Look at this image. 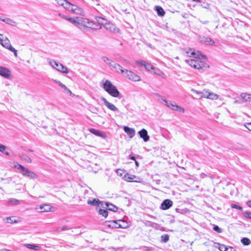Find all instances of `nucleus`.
I'll return each mask as SVG.
<instances>
[{
  "instance_id": "1",
  "label": "nucleus",
  "mask_w": 251,
  "mask_h": 251,
  "mask_svg": "<svg viewBox=\"0 0 251 251\" xmlns=\"http://www.w3.org/2000/svg\"><path fill=\"white\" fill-rule=\"evenodd\" d=\"M70 22L82 31H85L87 28H94L95 25L92 21L81 17H75L74 19H71Z\"/></svg>"
},
{
  "instance_id": "2",
  "label": "nucleus",
  "mask_w": 251,
  "mask_h": 251,
  "mask_svg": "<svg viewBox=\"0 0 251 251\" xmlns=\"http://www.w3.org/2000/svg\"><path fill=\"white\" fill-rule=\"evenodd\" d=\"M204 56L202 54L199 57H197L195 59H186L185 62L189 65L191 67L199 70H204L209 67L208 65L201 59L203 58Z\"/></svg>"
},
{
  "instance_id": "3",
  "label": "nucleus",
  "mask_w": 251,
  "mask_h": 251,
  "mask_svg": "<svg viewBox=\"0 0 251 251\" xmlns=\"http://www.w3.org/2000/svg\"><path fill=\"white\" fill-rule=\"evenodd\" d=\"M103 88L110 96L114 98H118L120 95V92L109 80H106L103 84Z\"/></svg>"
},
{
  "instance_id": "4",
  "label": "nucleus",
  "mask_w": 251,
  "mask_h": 251,
  "mask_svg": "<svg viewBox=\"0 0 251 251\" xmlns=\"http://www.w3.org/2000/svg\"><path fill=\"white\" fill-rule=\"evenodd\" d=\"M155 95L156 96H157L168 107L173 110L178 111L181 113L184 112V109L182 107L177 105L175 102L168 101L163 96H161L159 94H155Z\"/></svg>"
},
{
  "instance_id": "5",
  "label": "nucleus",
  "mask_w": 251,
  "mask_h": 251,
  "mask_svg": "<svg viewBox=\"0 0 251 251\" xmlns=\"http://www.w3.org/2000/svg\"><path fill=\"white\" fill-rule=\"evenodd\" d=\"M95 19L99 24L103 25L107 30L114 33H118L120 31V29L117 28L114 24L111 23H107V20L104 18L100 17H96Z\"/></svg>"
},
{
  "instance_id": "6",
  "label": "nucleus",
  "mask_w": 251,
  "mask_h": 251,
  "mask_svg": "<svg viewBox=\"0 0 251 251\" xmlns=\"http://www.w3.org/2000/svg\"><path fill=\"white\" fill-rule=\"evenodd\" d=\"M123 72V75L131 81H139L141 80L140 76L131 71L125 69Z\"/></svg>"
},
{
  "instance_id": "7",
  "label": "nucleus",
  "mask_w": 251,
  "mask_h": 251,
  "mask_svg": "<svg viewBox=\"0 0 251 251\" xmlns=\"http://www.w3.org/2000/svg\"><path fill=\"white\" fill-rule=\"evenodd\" d=\"M49 63L53 68L56 69L58 71L65 74H68L69 73L68 69L61 63L57 62L54 60L50 61Z\"/></svg>"
},
{
  "instance_id": "8",
  "label": "nucleus",
  "mask_w": 251,
  "mask_h": 251,
  "mask_svg": "<svg viewBox=\"0 0 251 251\" xmlns=\"http://www.w3.org/2000/svg\"><path fill=\"white\" fill-rule=\"evenodd\" d=\"M192 50L191 49H183L182 50V53L186 56L193 57L194 58L199 57L200 55L202 56V54L200 51Z\"/></svg>"
},
{
  "instance_id": "9",
  "label": "nucleus",
  "mask_w": 251,
  "mask_h": 251,
  "mask_svg": "<svg viewBox=\"0 0 251 251\" xmlns=\"http://www.w3.org/2000/svg\"><path fill=\"white\" fill-rule=\"evenodd\" d=\"M69 4L70 5L67 6L66 10L77 15H82L83 14V10L80 7L70 2H69Z\"/></svg>"
},
{
  "instance_id": "10",
  "label": "nucleus",
  "mask_w": 251,
  "mask_h": 251,
  "mask_svg": "<svg viewBox=\"0 0 251 251\" xmlns=\"http://www.w3.org/2000/svg\"><path fill=\"white\" fill-rule=\"evenodd\" d=\"M14 168L17 170L19 173L24 176H29L30 174V172L28 169L18 163L14 164Z\"/></svg>"
},
{
  "instance_id": "11",
  "label": "nucleus",
  "mask_w": 251,
  "mask_h": 251,
  "mask_svg": "<svg viewBox=\"0 0 251 251\" xmlns=\"http://www.w3.org/2000/svg\"><path fill=\"white\" fill-rule=\"evenodd\" d=\"M40 212H48L50 211H53L54 208L50 204H44L41 205L40 207L38 209Z\"/></svg>"
},
{
  "instance_id": "12",
  "label": "nucleus",
  "mask_w": 251,
  "mask_h": 251,
  "mask_svg": "<svg viewBox=\"0 0 251 251\" xmlns=\"http://www.w3.org/2000/svg\"><path fill=\"white\" fill-rule=\"evenodd\" d=\"M100 100L109 109L114 112H119V109L113 104L108 101L105 98L101 97Z\"/></svg>"
},
{
  "instance_id": "13",
  "label": "nucleus",
  "mask_w": 251,
  "mask_h": 251,
  "mask_svg": "<svg viewBox=\"0 0 251 251\" xmlns=\"http://www.w3.org/2000/svg\"><path fill=\"white\" fill-rule=\"evenodd\" d=\"M3 35L0 34V36H2ZM0 44L5 49H9L12 46L10 44L9 40L7 37H5L4 39L0 37Z\"/></svg>"
},
{
  "instance_id": "14",
  "label": "nucleus",
  "mask_w": 251,
  "mask_h": 251,
  "mask_svg": "<svg viewBox=\"0 0 251 251\" xmlns=\"http://www.w3.org/2000/svg\"><path fill=\"white\" fill-rule=\"evenodd\" d=\"M173 201L169 200H164L161 205V208L163 210H167L170 208L173 205Z\"/></svg>"
},
{
  "instance_id": "15",
  "label": "nucleus",
  "mask_w": 251,
  "mask_h": 251,
  "mask_svg": "<svg viewBox=\"0 0 251 251\" xmlns=\"http://www.w3.org/2000/svg\"><path fill=\"white\" fill-rule=\"evenodd\" d=\"M140 137L142 138L144 142H148L150 139V136L148 134L146 129H142L138 132Z\"/></svg>"
},
{
  "instance_id": "16",
  "label": "nucleus",
  "mask_w": 251,
  "mask_h": 251,
  "mask_svg": "<svg viewBox=\"0 0 251 251\" xmlns=\"http://www.w3.org/2000/svg\"><path fill=\"white\" fill-rule=\"evenodd\" d=\"M0 75L5 78H8L10 76V72L7 69L0 66Z\"/></svg>"
},
{
  "instance_id": "17",
  "label": "nucleus",
  "mask_w": 251,
  "mask_h": 251,
  "mask_svg": "<svg viewBox=\"0 0 251 251\" xmlns=\"http://www.w3.org/2000/svg\"><path fill=\"white\" fill-rule=\"evenodd\" d=\"M124 130L130 138L133 137L135 135V131L134 128L125 126L124 127Z\"/></svg>"
},
{
  "instance_id": "18",
  "label": "nucleus",
  "mask_w": 251,
  "mask_h": 251,
  "mask_svg": "<svg viewBox=\"0 0 251 251\" xmlns=\"http://www.w3.org/2000/svg\"><path fill=\"white\" fill-rule=\"evenodd\" d=\"M219 98V95L217 94L210 92L208 90H207V94L206 95V99H210L211 100H217Z\"/></svg>"
},
{
  "instance_id": "19",
  "label": "nucleus",
  "mask_w": 251,
  "mask_h": 251,
  "mask_svg": "<svg viewBox=\"0 0 251 251\" xmlns=\"http://www.w3.org/2000/svg\"><path fill=\"white\" fill-rule=\"evenodd\" d=\"M111 66L113 67L115 69V71L118 73H121V74H123V71H125V69H123L122 67L119 65V64L113 63Z\"/></svg>"
},
{
  "instance_id": "20",
  "label": "nucleus",
  "mask_w": 251,
  "mask_h": 251,
  "mask_svg": "<svg viewBox=\"0 0 251 251\" xmlns=\"http://www.w3.org/2000/svg\"><path fill=\"white\" fill-rule=\"evenodd\" d=\"M109 226L115 228H125V226H123L121 223H119V221H113L111 222V224Z\"/></svg>"
},
{
  "instance_id": "21",
  "label": "nucleus",
  "mask_w": 251,
  "mask_h": 251,
  "mask_svg": "<svg viewBox=\"0 0 251 251\" xmlns=\"http://www.w3.org/2000/svg\"><path fill=\"white\" fill-rule=\"evenodd\" d=\"M213 246L216 248H218L221 251H226L227 248V247H226L224 245L216 242L214 243Z\"/></svg>"
},
{
  "instance_id": "22",
  "label": "nucleus",
  "mask_w": 251,
  "mask_h": 251,
  "mask_svg": "<svg viewBox=\"0 0 251 251\" xmlns=\"http://www.w3.org/2000/svg\"><path fill=\"white\" fill-rule=\"evenodd\" d=\"M60 5L62 6L65 9H66L67 6L70 5L69 2L66 0H55Z\"/></svg>"
},
{
  "instance_id": "23",
  "label": "nucleus",
  "mask_w": 251,
  "mask_h": 251,
  "mask_svg": "<svg viewBox=\"0 0 251 251\" xmlns=\"http://www.w3.org/2000/svg\"><path fill=\"white\" fill-rule=\"evenodd\" d=\"M100 203V201L98 199H94L92 200H89L87 201L88 204L92 206L99 205Z\"/></svg>"
},
{
  "instance_id": "24",
  "label": "nucleus",
  "mask_w": 251,
  "mask_h": 251,
  "mask_svg": "<svg viewBox=\"0 0 251 251\" xmlns=\"http://www.w3.org/2000/svg\"><path fill=\"white\" fill-rule=\"evenodd\" d=\"M105 205L107 209L113 212H116L118 210V208L114 205L112 203H109L108 202H106Z\"/></svg>"
},
{
  "instance_id": "25",
  "label": "nucleus",
  "mask_w": 251,
  "mask_h": 251,
  "mask_svg": "<svg viewBox=\"0 0 251 251\" xmlns=\"http://www.w3.org/2000/svg\"><path fill=\"white\" fill-rule=\"evenodd\" d=\"M3 22L8 25H10L14 26H16L17 24L16 22H15L13 20L8 18H5L4 20H3Z\"/></svg>"
},
{
  "instance_id": "26",
  "label": "nucleus",
  "mask_w": 251,
  "mask_h": 251,
  "mask_svg": "<svg viewBox=\"0 0 251 251\" xmlns=\"http://www.w3.org/2000/svg\"><path fill=\"white\" fill-rule=\"evenodd\" d=\"M201 41L207 45H213L215 44V42L212 39L208 37H203Z\"/></svg>"
},
{
  "instance_id": "27",
  "label": "nucleus",
  "mask_w": 251,
  "mask_h": 251,
  "mask_svg": "<svg viewBox=\"0 0 251 251\" xmlns=\"http://www.w3.org/2000/svg\"><path fill=\"white\" fill-rule=\"evenodd\" d=\"M241 97L245 101H251V95L248 93H242Z\"/></svg>"
},
{
  "instance_id": "28",
  "label": "nucleus",
  "mask_w": 251,
  "mask_h": 251,
  "mask_svg": "<svg viewBox=\"0 0 251 251\" xmlns=\"http://www.w3.org/2000/svg\"><path fill=\"white\" fill-rule=\"evenodd\" d=\"M156 10L157 11V14L159 16H163L165 14V12L163 9L159 6H157L156 7Z\"/></svg>"
},
{
  "instance_id": "29",
  "label": "nucleus",
  "mask_w": 251,
  "mask_h": 251,
  "mask_svg": "<svg viewBox=\"0 0 251 251\" xmlns=\"http://www.w3.org/2000/svg\"><path fill=\"white\" fill-rule=\"evenodd\" d=\"M135 177H136V176H134V175H132V176H129L128 175H125V180L128 182H132V181L136 182L137 181L133 180V179Z\"/></svg>"
},
{
  "instance_id": "30",
  "label": "nucleus",
  "mask_w": 251,
  "mask_h": 251,
  "mask_svg": "<svg viewBox=\"0 0 251 251\" xmlns=\"http://www.w3.org/2000/svg\"><path fill=\"white\" fill-rule=\"evenodd\" d=\"M101 59L104 62H105V63H106L107 64H108L111 66V65H112L113 63H114L112 60H111L110 59H109V58H108L106 56H103L101 58Z\"/></svg>"
},
{
  "instance_id": "31",
  "label": "nucleus",
  "mask_w": 251,
  "mask_h": 251,
  "mask_svg": "<svg viewBox=\"0 0 251 251\" xmlns=\"http://www.w3.org/2000/svg\"><path fill=\"white\" fill-rule=\"evenodd\" d=\"M208 89H203L202 91L200 92L199 98L203 99L205 98L207 94Z\"/></svg>"
},
{
  "instance_id": "32",
  "label": "nucleus",
  "mask_w": 251,
  "mask_h": 251,
  "mask_svg": "<svg viewBox=\"0 0 251 251\" xmlns=\"http://www.w3.org/2000/svg\"><path fill=\"white\" fill-rule=\"evenodd\" d=\"M18 221L14 218V217H10L6 218V223H17Z\"/></svg>"
},
{
  "instance_id": "33",
  "label": "nucleus",
  "mask_w": 251,
  "mask_h": 251,
  "mask_svg": "<svg viewBox=\"0 0 251 251\" xmlns=\"http://www.w3.org/2000/svg\"><path fill=\"white\" fill-rule=\"evenodd\" d=\"M241 242L244 245L246 246L250 245L251 243L250 239L246 237L242 238Z\"/></svg>"
},
{
  "instance_id": "34",
  "label": "nucleus",
  "mask_w": 251,
  "mask_h": 251,
  "mask_svg": "<svg viewBox=\"0 0 251 251\" xmlns=\"http://www.w3.org/2000/svg\"><path fill=\"white\" fill-rule=\"evenodd\" d=\"M8 203L13 205H18L19 204V201L14 198H11L8 200Z\"/></svg>"
},
{
  "instance_id": "35",
  "label": "nucleus",
  "mask_w": 251,
  "mask_h": 251,
  "mask_svg": "<svg viewBox=\"0 0 251 251\" xmlns=\"http://www.w3.org/2000/svg\"><path fill=\"white\" fill-rule=\"evenodd\" d=\"M98 212L100 215H101L105 218L108 216V212L106 210L100 209Z\"/></svg>"
},
{
  "instance_id": "36",
  "label": "nucleus",
  "mask_w": 251,
  "mask_h": 251,
  "mask_svg": "<svg viewBox=\"0 0 251 251\" xmlns=\"http://www.w3.org/2000/svg\"><path fill=\"white\" fill-rule=\"evenodd\" d=\"M90 131L96 135L102 136L101 132L98 130H96L94 128H91L90 129Z\"/></svg>"
},
{
  "instance_id": "37",
  "label": "nucleus",
  "mask_w": 251,
  "mask_h": 251,
  "mask_svg": "<svg viewBox=\"0 0 251 251\" xmlns=\"http://www.w3.org/2000/svg\"><path fill=\"white\" fill-rule=\"evenodd\" d=\"M161 241L164 243L167 242L169 240V235L168 234H165L164 235H162L161 237Z\"/></svg>"
},
{
  "instance_id": "38",
  "label": "nucleus",
  "mask_w": 251,
  "mask_h": 251,
  "mask_svg": "<svg viewBox=\"0 0 251 251\" xmlns=\"http://www.w3.org/2000/svg\"><path fill=\"white\" fill-rule=\"evenodd\" d=\"M71 229V227H69L67 226H64L62 228L58 227L57 228V231L58 232H60L62 231L68 230Z\"/></svg>"
},
{
  "instance_id": "39",
  "label": "nucleus",
  "mask_w": 251,
  "mask_h": 251,
  "mask_svg": "<svg viewBox=\"0 0 251 251\" xmlns=\"http://www.w3.org/2000/svg\"><path fill=\"white\" fill-rule=\"evenodd\" d=\"M145 68L148 71H150L151 70H154V67L152 65H151V64L148 63H146Z\"/></svg>"
},
{
  "instance_id": "40",
  "label": "nucleus",
  "mask_w": 251,
  "mask_h": 251,
  "mask_svg": "<svg viewBox=\"0 0 251 251\" xmlns=\"http://www.w3.org/2000/svg\"><path fill=\"white\" fill-rule=\"evenodd\" d=\"M6 149V146L0 144V151L1 152L4 153V151ZM5 153L7 155H9V153L8 152H5Z\"/></svg>"
},
{
  "instance_id": "41",
  "label": "nucleus",
  "mask_w": 251,
  "mask_h": 251,
  "mask_svg": "<svg viewBox=\"0 0 251 251\" xmlns=\"http://www.w3.org/2000/svg\"><path fill=\"white\" fill-rule=\"evenodd\" d=\"M42 246L40 245H33L32 244V250L35 251H39L41 249Z\"/></svg>"
},
{
  "instance_id": "42",
  "label": "nucleus",
  "mask_w": 251,
  "mask_h": 251,
  "mask_svg": "<svg viewBox=\"0 0 251 251\" xmlns=\"http://www.w3.org/2000/svg\"><path fill=\"white\" fill-rule=\"evenodd\" d=\"M231 207L232 208H235V209H237L238 210H242V207L239 205H238L237 204H231Z\"/></svg>"
},
{
  "instance_id": "43",
  "label": "nucleus",
  "mask_w": 251,
  "mask_h": 251,
  "mask_svg": "<svg viewBox=\"0 0 251 251\" xmlns=\"http://www.w3.org/2000/svg\"><path fill=\"white\" fill-rule=\"evenodd\" d=\"M8 50L14 53V56L15 57L18 56L17 50L15 49L12 46H11Z\"/></svg>"
},
{
  "instance_id": "44",
  "label": "nucleus",
  "mask_w": 251,
  "mask_h": 251,
  "mask_svg": "<svg viewBox=\"0 0 251 251\" xmlns=\"http://www.w3.org/2000/svg\"><path fill=\"white\" fill-rule=\"evenodd\" d=\"M58 15L61 18H62L63 19H66V20L69 21V22H70V19H74V18H69V17H68L67 16L64 15L62 14H60V13H59L58 14Z\"/></svg>"
},
{
  "instance_id": "45",
  "label": "nucleus",
  "mask_w": 251,
  "mask_h": 251,
  "mask_svg": "<svg viewBox=\"0 0 251 251\" xmlns=\"http://www.w3.org/2000/svg\"><path fill=\"white\" fill-rule=\"evenodd\" d=\"M243 214L246 218L251 219V212L246 211Z\"/></svg>"
},
{
  "instance_id": "46",
  "label": "nucleus",
  "mask_w": 251,
  "mask_h": 251,
  "mask_svg": "<svg viewBox=\"0 0 251 251\" xmlns=\"http://www.w3.org/2000/svg\"><path fill=\"white\" fill-rule=\"evenodd\" d=\"M213 230L218 233L222 232V229L220 228L218 226H214L213 227Z\"/></svg>"
},
{
  "instance_id": "47",
  "label": "nucleus",
  "mask_w": 251,
  "mask_h": 251,
  "mask_svg": "<svg viewBox=\"0 0 251 251\" xmlns=\"http://www.w3.org/2000/svg\"><path fill=\"white\" fill-rule=\"evenodd\" d=\"M52 81L58 84L61 87H65V85L63 84L59 80H57L56 79H52Z\"/></svg>"
},
{
  "instance_id": "48",
  "label": "nucleus",
  "mask_w": 251,
  "mask_h": 251,
  "mask_svg": "<svg viewBox=\"0 0 251 251\" xmlns=\"http://www.w3.org/2000/svg\"><path fill=\"white\" fill-rule=\"evenodd\" d=\"M147 62L145 61H137L136 64L141 65V66L145 67Z\"/></svg>"
},
{
  "instance_id": "49",
  "label": "nucleus",
  "mask_w": 251,
  "mask_h": 251,
  "mask_svg": "<svg viewBox=\"0 0 251 251\" xmlns=\"http://www.w3.org/2000/svg\"><path fill=\"white\" fill-rule=\"evenodd\" d=\"M245 126L247 129L251 131V123H247L245 124Z\"/></svg>"
},
{
  "instance_id": "50",
  "label": "nucleus",
  "mask_w": 251,
  "mask_h": 251,
  "mask_svg": "<svg viewBox=\"0 0 251 251\" xmlns=\"http://www.w3.org/2000/svg\"><path fill=\"white\" fill-rule=\"evenodd\" d=\"M191 92H193V93H195L196 94V95H197L198 96H199V95H200V91H197L194 89H192L191 90Z\"/></svg>"
},
{
  "instance_id": "51",
  "label": "nucleus",
  "mask_w": 251,
  "mask_h": 251,
  "mask_svg": "<svg viewBox=\"0 0 251 251\" xmlns=\"http://www.w3.org/2000/svg\"><path fill=\"white\" fill-rule=\"evenodd\" d=\"M226 251H236V250L234 248L231 247H227Z\"/></svg>"
},
{
  "instance_id": "52",
  "label": "nucleus",
  "mask_w": 251,
  "mask_h": 251,
  "mask_svg": "<svg viewBox=\"0 0 251 251\" xmlns=\"http://www.w3.org/2000/svg\"><path fill=\"white\" fill-rule=\"evenodd\" d=\"M119 223H121V224H122L123 226H125V228L127 226V223H126L123 220H119Z\"/></svg>"
},
{
  "instance_id": "53",
  "label": "nucleus",
  "mask_w": 251,
  "mask_h": 251,
  "mask_svg": "<svg viewBox=\"0 0 251 251\" xmlns=\"http://www.w3.org/2000/svg\"><path fill=\"white\" fill-rule=\"evenodd\" d=\"M154 73L159 75H161L162 74H163V73L161 71H160L159 70H157L156 71H155Z\"/></svg>"
},
{
  "instance_id": "54",
  "label": "nucleus",
  "mask_w": 251,
  "mask_h": 251,
  "mask_svg": "<svg viewBox=\"0 0 251 251\" xmlns=\"http://www.w3.org/2000/svg\"><path fill=\"white\" fill-rule=\"evenodd\" d=\"M65 90L67 93H68V94H69L70 95H71V94H72V92H71V90H70L69 89H68V88H67V89H65V90Z\"/></svg>"
},
{
  "instance_id": "55",
  "label": "nucleus",
  "mask_w": 251,
  "mask_h": 251,
  "mask_svg": "<svg viewBox=\"0 0 251 251\" xmlns=\"http://www.w3.org/2000/svg\"><path fill=\"white\" fill-rule=\"evenodd\" d=\"M122 62L123 63H125V64H128L129 63V61L128 60H126V59H123Z\"/></svg>"
},
{
  "instance_id": "56",
  "label": "nucleus",
  "mask_w": 251,
  "mask_h": 251,
  "mask_svg": "<svg viewBox=\"0 0 251 251\" xmlns=\"http://www.w3.org/2000/svg\"><path fill=\"white\" fill-rule=\"evenodd\" d=\"M145 248H146V249L144 250V251H151L152 250V248H151V247H150V248L145 247Z\"/></svg>"
},
{
  "instance_id": "57",
  "label": "nucleus",
  "mask_w": 251,
  "mask_h": 251,
  "mask_svg": "<svg viewBox=\"0 0 251 251\" xmlns=\"http://www.w3.org/2000/svg\"><path fill=\"white\" fill-rule=\"evenodd\" d=\"M247 204L248 205V206L251 207V201H248Z\"/></svg>"
},
{
  "instance_id": "58",
  "label": "nucleus",
  "mask_w": 251,
  "mask_h": 251,
  "mask_svg": "<svg viewBox=\"0 0 251 251\" xmlns=\"http://www.w3.org/2000/svg\"><path fill=\"white\" fill-rule=\"evenodd\" d=\"M25 246L28 249H31V244H25Z\"/></svg>"
},
{
  "instance_id": "59",
  "label": "nucleus",
  "mask_w": 251,
  "mask_h": 251,
  "mask_svg": "<svg viewBox=\"0 0 251 251\" xmlns=\"http://www.w3.org/2000/svg\"><path fill=\"white\" fill-rule=\"evenodd\" d=\"M130 159H131V160H135V161L136 160L135 157L133 156H130Z\"/></svg>"
},
{
  "instance_id": "60",
  "label": "nucleus",
  "mask_w": 251,
  "mask_h": 251,
  "mask_svg": "<svg viewBox=\"0 0 251 251\" xmlns=\"http://www.w3.org/2000/svg\"><path fill=\"white\" fill-rule=\"evenodd\" d=\"M135 165H136V167H138L139 165V164L138 162L136 160H135Z\"/></svg>"
},
{
  "instance_id": "61",
  "label": "nucleus",
  "mask_w": 251,
  "mask_h": 251,
  "mask_svg": "<svg viewBox=\"0 0 251 251\" xmlns=\"http://www.w3.org/2000/svg\"><path fill=\"white\" fill-rule=\"evenodd\" d=\"M0 251H10L6 250V249H2L0 250Z\"/></svg>"
},
{
  "instance_id": "62",
  "label": "nucleus",
  "mask_w": 251,
  "mask_h": 251,
  "mask_svg": "<svg viewBox=\"0 0 251 251\" xmlns=\"http://www.w3.org/2000/svg\"><path fill=\"white\" fill-rule=\"evenodd\" d=\"M3 20H4V19L2 18L1 17H0V21L3 22Z\"/></svg>"
},
{
  "instance_id": "63",
  "label": "nucleus",
  "mask_w": 251,
  "mask_h": 251,
  "mask_svg": "<svg viewBox=\"0 0 251 251\" xmlns=\"http://www.w3.org/2000/svg\"><path fill=\"white\" fill-rule=\"evenodd\" d=\"M64 90L67 89V87L65 86V87H62Z\"/></svg>"
},
{
  "instance_id": "64",
  "label": "nucleus",
  "mask_w": 251,
  "mask_h": 251,
  "mask_svg": "<svg viewBox=\"0 0 251 251\" xmlns=\"http://www.w3.org/2000/svg\"><path fill=\"white\" fill-rule=\"evenodd\" d=\"M32 177H33L34 176H33V174L32 173Z\"/></svg>"
}]
</instances>
